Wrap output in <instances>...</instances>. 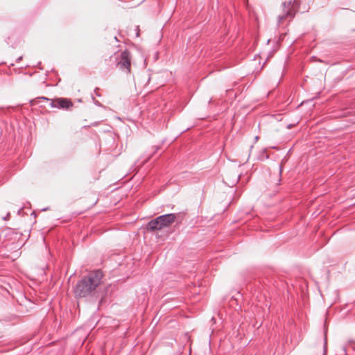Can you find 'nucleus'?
I'll return each mask as SVG.
<instances>
[{
  "label": "nucleus",
  "mask_w": 355,
  "mask_h": 355,
  "mask_svg": "<svg viewBox=\"0 0 355 355\" xmlns=\"http://www.w3.org/2000/svg\"><path fill=\"white\" fill-rule=\"evenodd\" d=\"M350 113H351V112H350V111H348V112H347L346 113H345V114H344V116H345L347 114H349Z\"/></svg>",
  "instance_id": "1a4fd4ad"
},
{
  "label": "nucleus",
  "mask_w": 355,
  "mask_h": 355,
  "mask_svg": "<svg viewBox=\"0 0 355 355\" xmlns=\"http://www.w3.org/2000/svg\"><path fill=\"white\" fill-rule=\"evenodd\" d=\"M299 4L297 0H294L292 1L291 0L288 2H284L282 6L283 8V14L278 17V22L279 24L282 23L283 21L289 19L291 20L295 16V7L297 6Z\"/></svg>",
  "instance_id": "7ed1b4c3"
},
{
  "label": "nucleus",
  "mask_w": 355,
  "mask_h": 355,
  "mask_svg": "<svg viewBox=\"0 0 355 355\" xmlns=\"http://www.w3.org/2000/svg\"><path fill=\"white\" fill-rule=\"evenodd\" d=\"M3 108L2 107H0V110H1Z\"/></svg>",
  "instance_id": "9b49d317"
},
{
  "label": "nucleus",
  "mask_w": 355,
  "mask_h": 355,
  "mask_svg": "<svg viewBox=\"0 0 355 355\" xmlns=\"http://www.w3.org/2000/svg\"><path fill=\"white\" fill-rule=\"evenodd\" d=\"M146 228L150 231L162 230V228L159 220V216L149 221L147 224Z\"/></svg>",
  "instance_id": "423d86ee"
},
{
  "label": "nucleus",
  "mask_w": 355,
  "mask_h": 355,
  "mask_svg": "<svg viewBox=\"0 0 355 355\" xmlns=\"http://www.w3.org/2000/svg\"><path fill=\"white\" fill-rule=\"evenodd\" d=\"M44 100L46 101L50 102V106L51 107L54 108H58V109H69V107L73 106V103L71 101V100L68 98H58L55 99H49L46 97L42 96L38 97L36 99H34L32 101V103L37 102L38 100Z\"/></svg>",
  "instance_id": "20e7f679"
},
{
  "label": "nucleus",
  "mask_w": 355,
  "mask_h": 355,
  "mask_svg": "<svg viewBox=\"0 0 355 355\" xmlns=\"http://www.w3.org/2000/svg\"><path fill=\"white\" fill-rule=\"evenodd\" d=\"M21 60V57H20V58H19L17 59V62H19V60Z\"/></svg>",
  "instance_id": "9d476101"
},
{
  "label": "nucleus",
  "mask_w": 355,
  "mask_h": 355,
  "mask_svg": "<svg viewBox=\"0 0 355 355\" xmlns=\"http://www.w3.org/2000/svg\"><path fill=\"white\" fill-rule=\"evenodd\" d=\"M177 220H179L180 223L182 220V214L180 213L178 214H164L159 216V220L160 222L162 228H164L170 226L172 223L175 222Z\"/></svg>",
  "instance_id": "39448f33"
},
{
  "label": "nucleus",
  "mask_w": 355,
  "mask_h": 355,
  "mask_svg": "<svg viewBox=\"0 0 355 355\" xmlns=\"http://www.w3.org/2000/svg\"><path fill=\"white\" fill-rule=\"evenodd\" d=\"M103 272L100 270L90 272L83 276L74 288V294L78 297H87L94 295L96 288L101 284Z\"/></svg>",
  "instance_id": "f257e3e1"
},
{
  "label": "nucleus",
  "mask_w": 355,
  "mask_h": 355,
  "mask_svg": "<svg viewBox=\"0 0 355 355\" xmlns=\"http://www.w3.org/2000/svg\"><path fill=\"white\" fill-rule=\"evenodd\" d=\"M326 353H327V340L325 338L324 339V352H323V355H326Z\"/></svg>",
  "instance_id": "0eeeda50"
},
{
  "label": "nucleus",
  "mask_w": 355,
  "mask_h": 355,
  "mask_svg": "<svg viewBox=\"0 0 355 355\" xmlns=\"http://www.w3.org/2000/svg\"><path fill=\"white\" fill-rule=\"evenodd\" d=\"M9 216H10V214L8 213V215H7V216H6V217H5V218H3V219H4V220H7V218L9 217Z\"/></svg>",
  "instance_id": "6e6552de"
},
{
  "label": "nucleus",
  "mask_w": 355,
  "mask_h": 355,
  "mask_svg": "<svg viewBox=\"0 0 355 355\" xmlns=\"http://www.w3.org/2000/svg\"><path fill=\"white\" fill-rule=\"evenodd\" d=\"M131 60L130 52L127 49L121 52L120 54L115 55L116 67L128 73L130 72Z\"/></svg>",
  "instance_id": "f03ea898"
}]
</instances>
